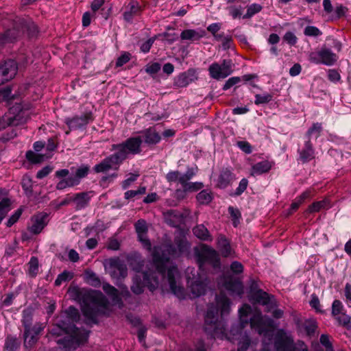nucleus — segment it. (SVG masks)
Returning a JSON list of instances; mask_svg holds the SVG:
<instances>
[{
	"instance_id": "obj_1",
	"label": "nucleus",
	"mask_w": 351,
	"mask_h": 351,
	"mask_svg": "<svg viewBox=\"0 0 351 351\" xmlns=\"http://www.w3.org/2000/svg\"><path fill=\"white\" fill-rule=\"evenodd\" d=\"M77 297L81 301L82 311L92 323H98L97 317L104 315L108 301L101 292L97 291H79Z\"/></svg>"
},
{
	"instance_id": "obj_2",
	"label": "nucleus",
	"mask_w": 351,
	"mask_h": 351,
	"mask_svg": "<svg viewBox=\"0 0 351 351\" xmlns=\"http://www.w3.org/2000/svg\"><path fill=\"white\" fill-rule=\"evenodd\" d=\"M152 260L157 271L164 278H167L171 291L179 298L184 297V289L178 283L180 278L178 269L173 265L167 268L169 258L164 253L155 250L152 254Z\"/></svg>"
},
{
	"instance_id": "obj_3",
	"label": "nucleus",
	"mask_w": 351,
	"mask_h": 351,
	"mask_svg": "<svg viewBox=\"0 0 351 351\" xmlns=\"http://www.w3.org/2000/svg\"><path fill=\"white\" fill-rule=\"evenodd\" d=\"M56 326L59 330L64 331L66 334H71V337H64L63 339L58 340V343L62 341L64 347L71 349H75L81 344H84L88 340V332L84 331L82 332L76 327L75 324L70 321L66 316H60L56 319Z\"/></svg>"
},
{
	"instance_id": "obj_4",
	"label": "nucleus",
	"mask_w": 351,
	"mask_h": 351,
	"mask_svg": "<svg viewBox=\"0 0 351 351\" xmlns=\"http://www.w3.org/2000/svg\"><path fill=\"white\" fill-rule=\"evenodd\" d=\"M217 306L210 304L205 315L204 329L208 332H217L218 329V312L220 310L221 316L228 315L230 311V300L222 293L216 296Z\"/></svg>"
},
{
	"instance_id": "obj_5",
	"label": "nucleus",
	"mask_w": 351,
	"mask_h": 351,
	"mask_svg": "<svg viewBox=\"0 0 351 351\" xmlns=\"http://www.w3.org/2000/svg\"><path fill=\"white\" fill-rule=\"evenodd\" d=\"M142 143L141 136L130 137L121 143L113 144L111 150L115 151L114 154L123 163L129 154L136 155L141 152Z\"/></svg>"
},
{
	"instance_id": "obj_6",
	"label": "nucleus",
	"mask_w": 351,
	"mask_h": 351,
	"mask_svg": "<svg viewBox=\"0 0 351 351\" xmlns=\"http://www.w3.org/2000/svg\"><path fill=\"white\" fill-rule=\"evenodd\" d=\"M144 266V261L140 260L138 261L136 266L133 267V269L137 273L132 279V285L131 286L132 291L136 295L141 294L144 291V287L147 286L149 289L152 291L155 289V286L151 285V279H154L156 284H158L157 280L154 278L152 274L148 272L140 273Z\"/></svg>"
},
{
	"instance_id": "obj_7",
	"label": "nucleus",
	"mask_w": 351,
	"mask_h": 351,
	"mask_svg": "<svg viewBox=\"0 0 351 351\" xmlns=\"http://www.w3.org/2000/svg\"><path fill=\"white\" fill-rule=\"evenodd\" d=\"M195 258L200 269H202L206 263L215 269L221 268L219 253L207 245H202L200 250L195 248Z\"/></svg>"
},
{
	"instance_id": "obj_8",
	"label": "nucleus",
	"mask_w": 351,
	"mask_h": 351,
	"mask_svg": "<svg viewBox=\"0 0 351 351\" xmlns=\"http://www.w3.org/2000/svg\"><path fill=\"white\" fill-rule=\"evenodd\" d=\"M338 56L326 46L308 53V60L315 64L333 66L338 60Z\"/></svg>"
},
{
	"instance_id": "obj_9",
	"label": "nucleus",
	"mask_w": 351,
	"mask_h": 351,
	"mask_svg": "<svg viewBox=\"0 0 351 351\" xmlns=\"http://www.w3.org/2000/svg\"><path fill=\"white\" fill-rule=\"evenodd\" d=\"M233 66L230 59L223 60L221 64L214 62L208 67L210 77L217 80L224 79L232 73Z\"/></svg>"
},
{
	"instance_id": "obj_10",
	"label": "nucleus",
	"mask_w": 351,
	"mask_h": 351,
	"mask_svg": "<svg viewBox=\"0 0 351 351\" xmlns=\"http://www.w3.org/2000/svg\"><path fill=\"white\" fill-rule=\"evenodd\" d=\"M274 346L276 351H295L294 340L291 335H287L283 329L277 332Z\"/></svg>"
},
{
	"instance_id": "obj_11",
	"label": "nucleus",
	"mask_w": 351,
	"mask_h": 351,
	"mask_svg": "<svg viewBox=\"0 0 351 351\" xmlns=\"http://www.w3.org/2000/svg\"><path fill=\"white\" fill-rule=\"evenodd\" d=\"M191 244L186 238L184 236H179L175 237L174 244H169L167 246V251L172 256H180L188 253Z\"/></svg>"
},
{
	"instance_id": "obj_12",
	"label": "nucleus",
	"mask_w": 351,
	"mask_h": 351,
	"mask_svg": "<svg viewBox=\"0 0 351 351\" xmlns=\"http://www.w3.org/2000/svg\"><path fill=\"white\" fill-rule=\"evenodd\" d=\"M18 71L16 62L8 60L0 64V85L14 77Z\"/></svg>"
},
{
	"instance_id": "obj_13",
	"label": "nucleus",
	"mask_w": 351,
	"mask_h": 351,
	"mask_svg": "<svg viewBox=\"0 0 351 351\" xmlns=\"http://www.w3.org/2000/svg\"><path fill=\"white\" fill-rule=\"evenodd\" d=\"M298 160L302 164L307 163L315 158V149L311 139L305 138L302 146L298 149Z\"/></svg>"
},
{
	"instance_id": "obj_14",
	"label": "nucleus",
	"mask_w": 351,
	"mask_h": 351,
	"mask_svg": "<svg viewBox=\"0 0 351 351\" xmlns=\"http://www.w3.org/2000/svg\"><path fill=\"white\" fill-rule=\"evenodd\" d=\"M93 119L94 117L92 112H88L81 116L66 118L65 119V123L70 130H78L86 127V125L89 122L93 121Z\"/></svg>"
},
{
	"instance_id": "obj_15",
	"label": "nucleus",
	"mask_w": 351,
	"mask_h": 351,
	"mask_svg": "<svg viewBox=\"0 0 351 351\" xmlns=\"http://www.w3.org/2000/svg\"><path fill=\"white\" fill-rule=\"evenodd\" d=\"M110 274L112 278L116 279L125 278L128 275L126 265L119 258L109 260Z\"/></svg>"
},
{
	"instance_id": "obj_16",
	"label": "nucleus",
	"mask_w": 351,
	"mask_h": 351,
	"mask_svg": "<svg viewBox=\"0 0 351 351\" xmlns=\"http://www.w3.org/2000/svg\"><path fill=\"white\" fill-rule=\"evenodd\" d=\"M45 326L42 323H36L33 326H30L28 332L26 329L24 330L23 337L24 344L26 347H32L38 340V335L43 330Z\"/></svg>"
},
{
	"instance_id": "obj_17",
	"label": "nucleus",
	"mask_w": 351,
	"mask_h": 351,
	"mask_svg": "<svg viewBox=\"0 0 351 351\" xmlns=\"http://www.w3.org/2000/svg\"><path fill=\"white\" fill-rule=\"evenodd\" d=\"M121 164V162L114 153L105 158L99 163L95 165L93 167V171L97 173L101 172H106L113 168L114 166H115L114 169H117Z\"/></svg>"
},
{
	"instance_id": "obj_18",
	"label": "nucleus",
	"mask_w": 351,
	"mask_h": 351,
	"mask_svg": "<svg viewBox=\"0 0 351 351\" xmlns=\"http://www.w3.org/2000/svg\"><path fill=\"white\" fill-rule=\"evenodd\" d=\"M138 134H140L138 136H141L143 143L148 146L155 145L161 140L160 134L156 131L154 127H149L141 130L138 132Z\"/></svg>"
},
{
	"instance_id": "obj_19",
	"label": "nucleus",
	"mask_w": 351,
	"mask_h": 351,
	"mask_svg": "<svg viewBox=\"0 0 351 351\" xmlns=\"http://www.w3.org/2000/svg\"><path fill=\"white\" fill-rule=\"evenodd\" d=\"M250 300L256 304L263 306H269L270 308L276 306L274 295L267 293L263 290L256 291L252 295Z\"/></svg>"
},
{
	"instance_id": "obj_20",
	"label": "nucleus",
	"mask_w": 351,
	"mask_h": 351,
	"mask_svg": "<svg viewBox=\"0 0 351 351\" xmlns=\"http://www.w3.org/2000/svg\"><path fill=\"white\" fill-rule=\"evenodd\" d=\"M48 215L47 213H39L32 217V225L29 226L28 230L34 234H38L43 230L47 224Z\"/></svg>"
},
{
	"instance_id": "obj_21",
	"label": "nucleus",
	"mask_w": 351,
	"mask_h": 351,
	"mask_svg": "<svg viewBox=\"0 0 351 351\" xmlns=\"http://www.w3.org/2000/svg\"><path fill=\"white\" fill-rule=\"evenodd\" d=\"M197 79L196 72L194 69H189L178 75L174 80V86L178 88H183Z\"/></svg>"
},
{
	"instance_id": "obj_22",
	"label": "nucleus",
	"mask_w": 351,
	"mask_h": 351,
	"mask_svg": "<svg viewBox=\"0 0 351 351\" xmlns=\"http://www.w3.org/2000/svg\"><path fill=\"white\" fill-rule=\"evenodd\" d=\"M223 287L232 295H236L241 297L243 294V285L239 279L232 278H227L223 283Z\"/></svg>"
},
{
	"instance_id": "obj_23",
	"label": "nucleus",
	"mask_w": 351,
	"mask_h": 351,
	"mask_svg": "<svg viewBox=\"0 0 351 351\" xmlns=\"http://www.w3.org/2000/svg\"><path fill=\"white\" fill-rule=\"evenodd\" d=\"M235 175L229 168H223L217 178V186L219 189H226L234 180Z\"/></svg>"
},
{
	"instance_id": "obj_24",
	"label": "nucleus",
	"mask_w": 351,
	"mask_h": 351,
	"mask_svg": "<svg viewBox=\"0 0 351 351\" xmlns=\"http://www.w3.org/2000/svg\"><path fill=\"white\" fill-rule=\"evenodd\" d=\"M217 247L224 258L232 256L234 254V251L232 249L230 242L223 235H219L217 238Z\"/></svg>"
},
{
	"instance_id": "obj_25",
	"label": "nucleus",
	"mask_w": 351,
	"mask_h": 351,
	"mask_svg": "<svg viewBox=\"0 0 351 351\" xmlns=\"http://www.w3.org/2000/svg\"><path fill=\"white\" fill-rule=\"evenodd\" d=\"M206 35V31L204 29H187L183 30L180 34L182 40H187L191 42L197 41Z\"/></svg>"
},
{
	"instance_id": "obj_26",
	"label": "nucleus",
	"mask_w": 351,
	"mask_h": 351,
	"mask_svg": "<svg viewBox=\"0 0 351 351\" xmlns=\"http://www.w3.org/2000/svg\"><path fill=\"white\" fill-rule=\"evenodd\" d=\"M140 12L141 7L138 2L136 0H131L123 13V19L127 22H132L133 18L138 15Z\"/></svg>"
},
{
	"instance_id": "obj_27",
	"label": "nucleus",
	"mask_w": 351,
	"mask_h": 351,
	"mask_svg": "<svg viewBox=\"0 0 351 351\" xmlns=\"http://www.w3.org/2000/svg\"><path fill=\"white\" fill-rule=\"evenodd\" d=\"M272 164L268 160H262L252 165L250 169V176H256L269 171Z\"/></svg>"
},
{
	"instance_id": "obj_28",
	"label": "nucleus",
	"mask_w": 351,
	"mask_h": 351,
	"mask_svg": "<svg viewBox=\"0 0 351 351\" xmlns=\"http://www.w3.org/2000/svg\"><path fill=\"white\" fill-rule=\"evenodd\" d=\"M90 192H82L76 193L73 195V202L75 203V209L81 210L86 207L89 203Z\"/></svg>"
},
{
	"instance_id": "obj_29",
	"label": "nucleus",
	"mask_w": 351,
	"mask_h": 351,
	"mask_svg": "<svg viewBox=\"0 0 351 351\" xmlns=\"http://www.w3.org/2000/svg\"><path fill=\"white\" fill-rule=\"evenodd\" d=\"M193 234L201 241H211L213 237L208 230L203 225L199 224L193 228Z\"/></svg>"
},
{
	"instance_id": "obj_30",
	"label": "nucleus",
	"mask_w": 351,
	"mask_h": 351,
	"mask_svg": "<svg viewBox=\"0 0 351 351\" xmlns=\"http://www.w3.org/2000/svg\"><path fill=\"white\" fill-rule=\"evenodd\" d=\"M252 313V308L249 304H244L239 310L240 323L239 330H243L248 324L247 316Z\"/></svg>"
},
{
	"instance_id": "obj_31",
	"label": "nucleus",
	"mask_w": 351,
	"mask_h": 351,
	"mask_svg": "<svg viewBox=\"0 0 351 351\" xmlns=\"http://www.w3.org/2000/svg\"><path fill=\"white\" fill-rule=\"evenodd\" d=\"M249 323L251 328H256L260 335L266 332V330L264 328L263 320L261 314L254 315L248 319V324Z\"/></svg>"
},
{
	"instance_id": "obj_32",
	"label": "nucleus",
	"mask_w": 351,
	"mask_h": 351,
	"mask_svg": "<svg viewBox=\"0 0 351 351\" xmlns=\"http://www.w3.org/2000/svg\"><path fill=\"white\" fill-rule=\"evenodd\" d=\"M206 283L202 280H196L191 283L190 288L193 296L199 297L206 293Z\"/></svg>"
},
{
	"instance_id": "obj_33",
	"label": "nucleus",
	"mask_w": 351,
	"mask_h": 351,
	"mask_svg": "<svg viewBox=\"0 0 351 351\" xmlns=\"http://www.w3.org/2000/svg\"><path fill=\"white\" fill-rule=\"evenodd\" d=\"M330 207V201L328 199L325 198L321 201L315 202L308 207L306 210L308 213H317L322 209H326Z\"/></svg>"
},
{
	"instance_id": "obj_34",
	"label": "nucleus",
	"mask_w": 351,
	"mask_h": 351,
	"mask_svg": "<svg viewBox=\"0 0 351 351\" xmlns=\"http://www.w3.org/2000/svg\"><path fill=\"white\" fill-rule=\"evenodd\" d=\"M33 321V314L32 311L31 309H24L22 313V319L21 322L23 326L24 327V330L26 329V332L27 333L29 329V327L32 326Z\"/></svg>"
},
{
	"instance_id": "obj_35",
	"label": "nucleus",
	"mask_w": 351,
	"mask_h": 351,
	"mask_svg": "<svg viewBox=\"0 0 351 351\" xmlns=\"http://www.w3.org/2000/svg\"><path fill=\"white\" fill-rule=\"evenodd\" d=\"M21 345V341L16 337L8 335L5 341V348L8 351H16Z\"/></svg>"
},
{
	"instance_id": "obj_36",
	"label": "nucleus",
	"mask_w": 351,
	"mask_h": 351,
	"mask_svg": "<svg viewBox=\"0 0 351 351\" xmlns=\"http://www.w3.org/2000/svg\"><path fill=\"white\" fill-rule=\"evenodd\" d=\"M338 324L346 328L347 330H351V317L343 312L334 317Z\"/></svg>"
},
{
	"instance_id": "obj_37",
	"label": "nucleus",
	"mask_w": 351,
	"mask_h": 351,
	"mask_svg": "<svg viewBox=\"0 0 351 351\" xmlns=\"http://www.w3.org/2000/svg\"><path fill=\"white\" fill-rule=\"evenodd\" d=\"M246 13L243 15V19H251L255 14L259 13L263 10V6L258 3H252L246 7Z\"/></svg>"
},
{
	"instance_id": "obj_38",
	"label": "nucleus",
	"mask_w": 351,
	"mask_h": 351,
	"mask_svg": "<svg viewBox=\"0 0 351 351\" xmlns=\"http://www.w3.org/2000/svg\"><path fill=\"white\" fill-rule=\"evenodd\" d=\"M90 171V167L87 165H82L75 171L74 176H71L73 179L80 184L81 179L86 178Z\"/></svg>"
},
{
	"instance_id": "obj_39",
	"label": "nucleus",
	"mask_w": 351,
	"mask_h": 351,
	"mask_svg": "<svg viewBox=\"0 0 351 351\" xmlns=\"http://www.w3.org/2000/svg\"><path fill=\"white\" fill-rule=\"evenodd\" d=\"M322 131V125L320 123H314L312 126L307 130L305 134L304 138L306 139H311L313 134H315V138L317 139L320 136Z\"/></svg>"
},
{
	"instance_id": "obj_40",
	"label": "nucleus",
	"mask_w": 351,
	"mask_h": 351,
	"mask_svg": "<svg viewBox=\"0 0 351 351\" xmlns=\"http://www.w3.org/2000/svg\"><path fill=\"white\" fill-rule=\"evenodd\" d=\"M196 199L201 204H208L212 201L213 195L211 192L207 190H202L197 193Z\"/></svg>"
},
{
	"instance_id": "obj_41",
	"label": "nucleus",
	"mask_w": 351,
	"mask_h": 351,
	"mask_svg": "<svg viewBox=\"0 0 351 351\" xmlns=\"http://www.w3.org/2000/svg\"><path fill=\"white\" fill-rule=\"evenodd\" d=\"M75 185H77V182L73 179L72 177H69L67 178H64L59 181L56 184V189L58 190H63L66 187H72Z\"/></svg>"
},
{
	"instance_id": "obj_42",
	"label": "nucleus",
	"mask_w": 351,
	"mask_h": 351,
	"mask_svg": "<svg viewBox=\"0 0 351 351\" xmlns=\"http://www.w3.org/2000/svg\"><path fill=\"white\" fill-rule=\"evenodd\" d=\"M10 206L11 202L9 198L0 197V216H3L5 218L11 209Z\"/></svg>"
},
{
	"instance_id": "obj_43",
	"label": "nucleus",
	"mask_w": 351,
	"mask_h": 351,
	"mask_svg": "<svg viewBox=\"0 0 351 351\" xmlns=\"http://www.w3.org/2000/svg\"><path fill=\"white\" fill-rule=\"evenodd\" d=\"M73 277V274L72 272L64 270L63 272L60 274L55 280V285L57 287L60 286L62 282L69 281Z\"/></svg>"
},
{
	"instance_id": "obj_44",
	"label": "nucleus",
	"mask_w": 351,
	"mask_h": 351,
	"mask_svg": "<svg viewBox=\"0 0 351 351\" xmlns=\"http://www.w3.org/2000/svg\"><path fill=\"white\" fill-rule=\"evenodd\" d=\"M25 156L27 160L33 164L40 163L44 160V155L36 154L32 150L27 151Z\"/></svg>"
},
{
	"instance_id": "obj_45",
	"label": "nucleus",
	"mask_w": 351,
	"mask_h": 351,
	"mask_svg": "<svg viewBox=\"0 0 351 351\" xmlns=\"http://www.w3.org/2000/svg\"><path fill=\"white\" fill-rule=\"evenodd\" d=\"M14 99L12 95V90L10 86L0 88V102L12 101Z\"/></svg>"
},
{
	"instance_id": "obj_46",
	"label": "nucleus",
	"mask_w": 351,
	"mask_h": 351,
	"mask_svg": "<svg viewBox=\"0 0 351 351\" xmlns=\"http://www.w3.org/2000/svg\"><path fill=\"white\" fill-rule=\"evenodd\" d=\"M65 316L73 323L77 322L80 319V313L78 310L74 306H69L65 311Z\"/></svg>"
},
{
	"instance_id": "obj_47",
	"label": "nucleus",
	"mask_w": 351,
	"mask_h": 351,
	"mask_svg": "<svg viewBox=\"0 0 351 351\" xmlns=\"http://www.w3.org/2000/svg\"><path fill=\"white\" fill-rule=\"evenodd\" d=\"M226 10L228 11L229 14L234 19L241 17L243 13V7L241 5H228Z\"/></svg>"
},
{
	"instance_id": "obj_48",
	"label": "nucleus",
	"mask_w": 351,
	"mask_h": 351,
	"mask_svg": "<svg viewBox=\"0 0 351 351\" xmlns=\"http://www.w3.org/2000/svg\"><path fill=\"white\" fill-rule=\"evenodd\" d=\"M273 99V95L270 93L256 94L255 95L254 104L256 105L268 104Z\"/></svg>"
},
{
	"instance_id": "obj_49",
	"label": "nucleus",
	"mask_w": 351,
	"mask_h": 351,
	"mask_svg": "<svg viewBox=\"0 0 351 351\" xmlns=\"http://www.w3.org/2000/svg\"><path fill=\"white\" fill-rule=\"evenodd\" d=\"M343 305L339 300H335L332 304L331 315L334 317L343 313Z\"/></svg>"
},
{
	"instance_id": "obj_50",
	"label": "nucleus",
	"mask_w": 351,
	"mask_h": 351,
	"mask_svg": "<svg viewBox=\"0 0 351 351\" xmlns=\"http://www.w3.org/2000/svg\"><path fill=\"white\" fill-rule=\"evenodd\" d=\"M145 193H146V187L145 186H140L137 190L127 191L124 193V197L126 199H130L131 198L135 197L137 195H143Z\"/></svg>"
},
{
	"instance_id": "obj_51",
	"label": "nucleus",
	"mask_w": 351,
	"mask_h": 351,
	"mask_svg": "<svg viewBox=\"0 0 351 351\" xmlns=\"http://www.w3.org/2000/svg\"><path fill=\"white\" fill-rule=\"evenodd\" d=\"M304 34L306 36L317 37L321 36L322 32L315 26L308 25L304 29Z\"/></svg>"
},
{
	"instance_id": "obj_52",
	"label": "nucleus",
	"mask_w": 351,
	"mask_h": 351,
	"mask_svg": "<svg viewBox=\"0 0 351 351\" xmlns=\"http://www.w3.org/2000/svg\"><path fill=\"white\" fill-rule=\"evenodd\" d=\"M20 35V32L16 29H10L5 32L4 38L8 42H13Z\"/></svg>"
},
{
	"instance_id": "obj_53",
	"label": "nucleus",
	"mask_w": 351,
	"mask_h": 351,
	"mask_svg": "<svg viewBox=\"0 0 351 351\" xmlns=\"http://www.w3.org/2000/svg\"><path fill=\"white\" fill-rule=\"evenodd\" d=\"M283 40L291 46H294L298 43V38L292 32H287L282 38Z\"/></svg>"
},
{
	"instance_id": "obj_54",
	"label": "nucleus",
	"mask_w": 351,
	"mask_h": 351,
	"mask_svg": "<svg viewBox=\"0 0 351 351\" xmlns=\"http://www.w3.org/2000/svg\"><path fill=\"white\" fill-rule=\"evenodd\" d=\"M135 229L138 237H141V234H147V227L145 221L143 219L138 220L135 224Z\"/></svg>"
},
{
	"instance_id": "obj_55",
	"label": "nucleus",
	"mask_w": 351,
	"mask_h": 351,
	"mask_svg": "<svg viewBox=\"0 0 351 351\" xmlns=\"http://www.w3.org/2000/svg\"><path fill=\"white\" fill-rule=\"evenodd\" d=\"M29 271L32 276H35L38 271V261L36 257L32 256L29 263Z\"/></svg>"
},
{
	"instance_id": "obj_56",
	"label": "nucleus",
	"mask_w": 351,
	"mask_h": 351,
	"mask_svg": "<svg viewBox=\"0 0 351 351\" xmlns=\"http://www.w3.org/2000/svg\"><path fill=\"white\" fill-rule=\"evenodd\" d=\"M157 39V36H154L141 45V51L143 53H147L149 51L152 46L153 45L155 40Z\"/></svg>"
},
{
	"instance_id": "obj_57",
	"label": "nucleus",
	"mask_w": 351,
	"mask_h": 351,
	"mask_svg": "<svg viewBox=\"0 0 351 351\" xmlns=\"http://www.w3.org/2000/svg\"><path fill=\"white\" fill-rule=\"evenodd\" d=\"M23 213L22 208L17 209L14 213L8 219L6 223L8 227L13 226L20 218Z\"/></svg>"
},
{
	"instance_id": "obj_58",
	"label": "nucleus",
	"mask_w": 351,
	"mask_h": 351,
	"mask_svg": "<svg viewBox=\"0 0 351 351\" xmlns=\"http://www.w3.org/2000/svg\"><path fill=\"white\" fill-rule=\"evenodd\" d=\"M131 58V54L128 52H124L117 60L116 66L120 67L128 63Z\"/></svg>"
},
{
	"instance_id": "obj_59",
	"label": "nucleus",
	"mask_w": 351,
	"mask_h": 351,
	"mask_svg": "<svg viewBox=\"0 0 351 351\" xmlns=\"http://www.w3.org/2000/svg\"><path fill=\"white\" fill-rule=\"evenodd\" d=\"M248 185V180L246 178H243L239 184L238 187L236 189L234 195L239 196L241 195L247 189Z\"/></svg>"
},
{
	"instance_id": "obj_60",
	"label": "nucleus",
	"mask_w": 351,
	"mask_h": 351,
	"mask_svg": "<svg viewBox=\"0 0 351 351\" xmlns=\"http://www.w3.org/2000/svg\"><path fill=\"white\" fill-rule=\"evenodd\" d=\"M317 325L315 322H306L304 324V329L308 335H313L316 331Z\"/></svg>"
},
{
	"instance_id": "obj_61",
	"label": "nucleus",
	"mask_w": 351,
	"mask_h": 351,
	"mask_svg": "<svg viewBox=\"0 0 351 351\" xmlns=\"http://www.w3.org/2000/svg\"><path fill=\"white\" fill-rule=\"evenodd\" d=\"M160 68H161L160 64H159L158 62H154L151 64L147 65L146 68H145V71H146V73H147L150 75H154V74L157 73L160 70Z\"/></svg>"
},
{
	"instance_id": "obj_62",
	"label": "nucleus",
	"mask_w": 351,
	"mask_h": 351,
	"mask_svg": "<svg viewBox=\"0 0 351 351\" xmlns=\"http://www.w3.org/2000/svg\"><path fill=\"white\" fill-rule=\"evenodd\" d=\"M328 79L332 82H337L341 80V75L336 69H328Z\"/></svg>"
},
{
	"instance_id": "obj_63",
	"label": "nucleus",
	"mask_w": 351,
	"mask_h": 351,
	"mask_svg": "<svg viewBox=\"0 0 351 351\" xmlns=\"http://www.w3.org/2000/svg\"><path fill=\"white\" fill-rule=\"evenodd\" d=\"M345 301L348 307L351 308V284L346 283L344 287Z\"/></svg>"
},
{
	"instance_id": "obj_64",
	"label": "nucleus",
	"mask_w": 351,
	"mask_h": 351,
	"mask_svg": "<svg viewBox=\"0 0 351 351\" xmlns=\"http://www.w3.org/2000/svg\"><path fill=\"white\" fill-rule=\"evenodd\" d=\"M251 341L249 337L245 336L242 341H239L237 351H247Z\"/></svg>"
}]
</instances>
